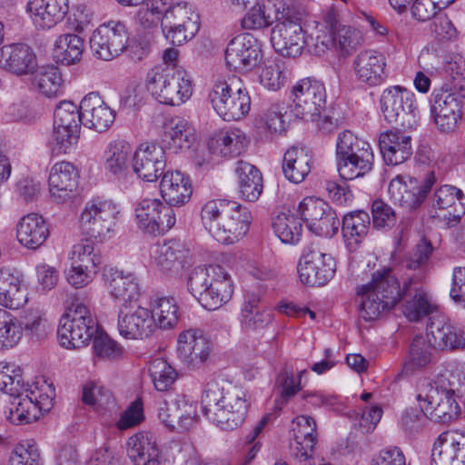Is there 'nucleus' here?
I'll return each instance as SVG.
<instances>
[{
  "label": "nucleus",
  "instance_id": "nucleus-1",
  "mask_svg": "<svg viewBox=\"0 0 465 465\" xmlns=\"http://www.w3.org/2000/svg\"><path fill=\"white\" fill-rule=\"evenodd\" d=\"M203 415L213 424L232 430L242 424L250 406L247 392L230 382H208L202 395Z\"/></svg>",
  "mask_w": 465,
  "mask_h": 465
},
{
  "label": "nucleus",
  "instance_id": "nucleus-2",
  "mask_svg": "<svg viewBox=\"0 0 465 465\" xmlns=\"http://www.w3.org/2000/svg\"><path fill=\"white\" fill-rule=\"evenodd\" d=\"M411 282V280L404 282L401 288L391 267H383L374 272L369 283L357 288V294L361 298V317L371 322L389 312L403 295H407Z\"/></svg>",
  "mask_w": 465,
  "mask_h": 465
},
{
  "label": "nucleus",
  "instance_id": "nucleus-3",
  "mask_svg": "<svg viewBox=\"0 0 465 465\" xmlns=\"http://www.w3.org/2000/svg\"><path fill=\"white\" fill-rule=\"evenodd\" d=\"M451 376L450 369H445L430 381L423 384L417 395L422 411L434 422L450 423L460 412Z\"/></svg>",
  "mask_w": 465,
  "mask_h": 465
},
{
  "label": "nucleus",
  "instance_id": "nucleus-4",
  "mask_svg": "<svg viewBox=\"0 0 465 465\" xmlns=\"http://www.w3.org/2000/svg\"><path fill=\"white\" fill-rule=\"evenodd\" d=\"M187 289L203 308L213 311L230 301L233 282L228 272L220 265L198 266L188 276Z\"/></svg>",
  "mask_w": 465,
  "mask_h": 465
},
{
  "label": "nucleus",
  "instance_id": "nucleus-5",
  "mask_svg": "<svg viewBox=\"0 0 465 465\" xmlns=\"http://www.w3.org/2000/svg\"><path fill=\"white\" fill-rule=\"evenodd\" d=\"M147 90L163 104L179 106L193 94V84L189 74L182 67L155 65L146 75Z\"/></svg>",
  "mask_w": 465,
  "mask_h": 465
},
{
  "label": "nucleus",
  "instance_id": "nucleus-6",
  "mask_svg": "<svg viewBox=\"0 0 465 465\" xmlns=\"http://www.w3.org/2000/svg\"><path fill=\"white\" fill-rule=\"evenodd\" d=\"M336 157L338 172L343 180L363 176L372 169L374 156L370 143L348 130L338 135Z\"/></svg>",
  "mask_w": 465,
  "mask_h": 465
},
{
  "label": "nucleus",
  "instance_id": "nucleus-7",
  "mask_svg": "<svg viewBox=\"0 0 465 465\" xmlns=\"http://www.w3.org/2000/svg\"><path fill=\"white\" fill-rule=\"evenodd\" d=\"M213 109L224 121H239L251 110L248 89L237 76L218 80L209 94Z\"/></svg>",
  "mask_w": 465,
  "mask_h": 465
},
{
  "label": "nucleus",
  "instance_id": "nucleus-8",
  "mask_svg": "<svg viewBox=\"0 0 465 465\" xmlns=\"http://www.w3.org/2000/svg\"><path fill=\"white\" fill-rule=\"evenodd\" d=\"M97 324L88 305L75 299L59 322L57 336L60 344L66 349L81 348L94 337Z\"/></svg>",
  "mask_w": 465,
  "mask_h": 465
},
{
  "label": "nucleus",
  "instance_id": "nucleus-9",
  "mask_svg": "<svg viewBox=\"0 0 465 465\" xmlns=\"http://www.w3.org/2000/svg\"><path fill=\"white\" fill-rule=\"evenodd\" d=\"M380 103L388 123L403 130L415 127L417 105L413 92L400 85L391 86L383 90Z\"/></svg>",
  "mask_w": 465,
  "mask_h": 465
},
{
  "label": "nucleus",
  "instance_id": "nucleus-10",
  "mask_svg": "<svg viewBox=\"0 0 465 465\" xmlns=\"http://www.w3.org/2000/svg\"><path fill=\"white\" fill-rule=\"evenodd\" d=\"M192 253L186 244L172 239L156 243L149 250V264L166 277H177L192 263Z\"/></svg>",
  "mask_w": 465,
  "mask_h": 465
},
{
  "label": "nucleus",
  "instance_id": "nucleus-11",
  "mask_svg": "<svg viewBox=\"0 0 465 465\" xmlns=\"http://www.w3.org/2000/svg\"><path fill=\"white\" fill-rule=\"evenodd\" d=\"M118 213L112 201L93 199L87 202L80 216L83 233L96 241H104L113 231Z\"/></svg>",
  "mask_w": 465,
  "mask_h": 465
},
{
  "label": "nucleus",
  "instance_id": "nucleus-12",
  "mask_svg": "<svg viewBox=\"0 0 465 465\" xmlns=\"http://www.w3.org/2000/svg\"><path fill=\"white\" fill-rule=\"evenodd\" d=\"M135 223L145 233L163 235L176 223L174 210L159 199L144 198L134 207Z\"/></svg>",
  "mask_w": 465,
  "mask_h": 465
},
{
  "label": "nucleus",
  "instance_id": "nucleus-13",
  "mask_svg": "<svg viewBox=\"0 0 465 465\" xmlns=\"http://www.w3.org/2000/svg\"><path fill=\"white\" fill-rule=\"evenodd\" d=\"M291 111L296 118L313 121L319 116L326 104L324 84L314 78L300 80L292 87Z\"/></svg>",
  "mask_w": 465,
  "mask_h": 465
},
{
  "label": "nucleus",
  "instance_id": "nucleus-14",
  "mask_svg": "<svg viewBox=\"0 0 465 465\" xmlns=\"http://www.w3.org/2000/svg\"><path fill=\"white\" fill-rule=\"evenodd\" d=\"M129 33L124 23L112 20L100 25L90 38L94 54L104 61L118 56L126 48Z\"/></svg>",
  "mask_w": 465,
  "mask_h": 465
},
{
  "label": "nucleus",
  "instance_id": "nucleus-15",
  "mask_svg": "<svg viewBox=\"0 0 465 465\" xmlns=\"http://www.w3.org/2000/svg\"><path fill=\"white\" fill-rule=\"evenodd\" d=\"M301 219L314 234L333 236L339 229L340 221L336 213L323 200L312 196L303 198L298 205Z\"/></svg>",
  "mask_w": 465,
  "mask_h": 465
},
{
  "label": "nucleus",
  "instance_id": "nucleus-16",
  "mask_svg": "<svg viewBox=\"0 0 465 465\" xmlns=\"http://www.w3.org/2000/svg\"><path fill=\"white\" fill-rule=\"evenodd\" d=\"M336 263L331 254L313 246L304 248L298 262V273L302 283L325 285L334 275Z\"/></svg>",
  "mask_w": 465,
  "mask_h": 465
},
{
  "label": "nucleus",
  "instance_id": "nucleus-17",
  "mask_svg": "<svg viewBox=\"0 0 465 465\" xmlns=\"http://www.w3.org/2000/svg\"><path fill=\"white\" fill-rule=\"evenodd\" d=\"M436 182L434 172H428L421 183L417 179L397 175L389 184L391 197L402 207L412 211L419 208Z\"/></svg>",
  "mask_w": 465,
  "mask_h": 465
},
{
  "label": "nucleus",
  "instance_id": "nucleus-18",
  "mask_svg": "<svg viewBox=\"0 0 465 465\" xmlns=\"http://www.w3.org/2000/svg\"><path fill=\"white\" fill-rule=\"evenodd\" d=\"M261 42L250 34L233 37L225 50L227 65L238 72H250L262 60Z\"/></svg>",
  "mask_w": 465,
  "mask_h": 465
},
{
  "label": "nucleus",
  "instance_id": "nucleus-19",
  "mask_svg": "<svg viewBox=\"0 0 465 465\" xmlns=\"http://www.w3.org/2000/svg\"><path fill=\"white\" fill-rule=\"evenodd\" d=\"M132 166L140 179L148 183L156 182L166 166L163 147L155 143H142L134 152Z\"/></svg>",
  "mask_w": 465,
  "mask_h": 465
},
{
  "label": "nucleus",
  "instance_id": "nucleus-20",
  "mask_svg": "<svg viewBox=\"0 0 465 465\" xmlns=\"http://www.w3.org/2000/svg\"><path fill=\"white\" fill-rule=\"evenodd\" d=\"M178 358L189 368L203 366L209 359L212 345L203 332L197 329L182 331L177 338Z\"/></svg>",
  "mask_w": 465,
  "mask_h": 465
},
{
  "label": "nucleus",
  "instance_id": "nucleus-21",
  "mask_svg": "<svg viewBox=\"0 0 465 465\" xmlns=\"http://www.w3.org/2000/svg\"><path fill=\"white\" fill-rule=\"evenodd\" d=\"M117 329L125 339L142 340L149 337L154 330L151 311L135 304L120 307Z\"/></svg>",
  "mask_w": 465,
  "mask_h": 465
},
{
  "label": "nucleus",
  "instance_id": "nucleus-22",
  "mask_svg": "<svg viewBox=\"0 0 465 465\" xmlns=\"http://www.w3.org/2000/svg\"><path fill=\"white\" fill-rule=\"evenodd\" d=\"M303 29L298 19H284L275 24L271 32V42L275 51L282 56L296 57L305 46Z\"/></svg>",
  "mask_w": 465,
  "mask_h": 465
},
{
  "label": "nucleus",
  "instance_id": "nucleus-23",
  "mask_svg": "<svg viewBox=\"0 0 465 465\" xmlns=\"http://www.w3.org/2000/svg\"><path fill=\"white\" fill-rule=\"evenodd\" d=\"M352 67L356 79L368 86L383 84L389 74L385 54L373 49L361 51L353 59Z\"/></svg>",
  "mask_w": 465,
  "mask_h": 465
},
{
  "label": "nucleus",
  "instance_id": "nucleus-24",
  "mask_svg": "<svg viewBox=\"0 0 465 465\" xmlns=\"http://www.w3.org/2000/svg\"><path fill=\"white\" fill-rule=\"evenodd\" d=\"M316 421L308 415H299L292 420L293 443L292 455L300 463L312 465L314 446L317 441Z\"/></svg>",
  "mask_w": 465,
  "mask_h": 465
},
{
  "label": "nucleus",
  "instance_id": "nucleus-25",
  "mask_svg": "<svg viewBox=\"0 0 465 465\" xmlns=\"http://www.w3.org/2000/svg\"><path fill=\"white\" fill-rule=\"evenodd\" d=\"M430 113L440 132H453L461 118V101L452 93L435 90L432 94Z\"/></svg>",
  "mask_w": 465,
  "mask_h": 465
},
{
  "label": "nucleus",
  "instance_id": "nucleus-26",
  "mask_svg": "<svg viewBox=\"0 0 465 465\" xmlns=\"http://www.w3.org/2000/svg\"><path fill=\"white\" fill-rule=\"evenodd\" d=\"M252 216L248 207L233 202L213 236L223 244H232L241 240L249 231Z\"/></svg>",
  "mask_w": 465,
  "mask_h": 465
},
{
  "label": "nucleus",
  "instance_id": "nucleus-27",
  "mask_svg": "<svg viewBox=\"0 0 465 465\" xmlns=\"http://www.w3.org/2000/svg\"><path fill=\"white\" fill-rule=\"evenodd\" d=\"M431 465H465V434L445 431L436 439Z\"/></svg>",
  "mask_w": 465,
  "mask_h": 465
},
{
  "label": "nucleus",
  "instance_id": "nucleus-28",
  "mask_svg": "<svg viewBox=\"0 0 465 465\" xmlns=\"http://www.w3.org/2000/svg\"><path fill=\"white\" fill-rule=\"evenodd\" d=\"M103 275L110 296L114 302H121V307L136 303L140 296V287L132 273L116 268H105Z\"/></svg>",
  "mask_w": 465,
  "mask_h": 465
},
{
  "label": "nucleus",
  "instance_id": "nucleus-29",
  "mask_svg": "<svg viewBox=\"0 0 465 465\" xmlns=\"http://www.w3.org/2000/svg\"><path fill=\"white\" fill-rule=\"evenodd\" d=\"M49 191L53 200L58 203L71 201L78 185V173L69 162L54 163L48 178Z\"/></svg>",
  "mask_w": 465,
  "mask_h": 465
},
{
  "label": "nucleus",
  "instance_id": "nucleus-30",
  "mask_svg": "<svg viewBox=\"0 0 465 465\" xmlns=\"http://www.w3.org/2000/svg\"><path fill=\"white\" fill-rule=\"evenodd\" d=\"M82 124L97 132L106 131L114 122L115 112L97 93L86 94L80 104Z\"/></svg>",
  "mask_w": 465,
  "mask_h": 465
},
{
  "label": "nucleus",
  "instance_id": "nucleus-31",
  "mask_svg": "<svg viewBox=\"0 0 465 465\" xmlns=\"http://www.w3.org/2000/svg\"><path fill=\"white\" fill-rule=\"evenodd\" d=\"M159 191L163 203L168 206H182L187 203L193 193L189 176L180 171H166L161 176Z\"/></svg>",
  "mask_w": 465,
  "mask_h": 465
},
{
  "label": "nucleus",
  "instance_id": "nucleus-32",
  "mask_svg": "<svg viewBox=\"0 0 465 465\" xmlns=\"http://www.w3.org/2000/svg\"><path fill=\"white\" fill-rule=\"evenodd\" d=\"M37 65L36 55L25 44H12L0 48V67L16 75L29 74Z\"/></svg>",
  "mask_w": 465,
  "mask_h": 465
},
{
  "label": "nucleus",
  "instance_id": "nucleus-33",
  "mask_svg": "<svg viewBox=\"0 0 465 465\" xmlns=\"http://www.w3.org/2000/svg\"><path fill=\"white\" fill-rule=\"evenodd\" d=\"M379 146L386 164H401L412 154L411 135L399 129L381 133L379 136Z\"/></svg>",
  "mask_w": 465,
  "mask_h": 465
},
{
  "label": "nucleus",
  "instance_id": "nucleus-34",
  "mask_svg": "<svg viewBox=\"0 0 465 465\" xmlns=\"http://www.w3.org/2000/svg\"><path fill=\"white\" fill-rule=\"evenodd\" d=\"M248 144L245 133L238 128L222 129L208 140L210 153L223 158L240 156L246 151Z\"/></svg>",
  "mask_w": 465,
  "mask_h": 465
},
{
  "label": "nucleus",
  "instance_id": "nucleus-35",
  "mask_svg": "<svg viewBox=\"0 0 465 465\" xmlns=\"http://www.w3.org/2000/svg\"><path fill=\"white\" fill-rule=\"evenodd\" d=\"M68 10V0H30L27 4V11L40 29L54 27L64 18Z\"/></svg>",
  "mask_w": 465,
  "mask_h": 465
},
{
  "label": "nucleus",
  "instance_id": "nucleus-36",
  "mask_svg": "<svg viewBox=\"0 0 465 465\" xmlns=\"http://www.w3.org/2000/svg\"><path fill=\"white\" fill-rule=\"evenodd\" d=\"M337 26V13L327 11L322 21L315 22L313 30L305 37V46L314 55H322L335 45L334 30Z\"/></svg>",
  "mask_w": 465,
  "mask_h": 465
},
{
  "label": "nucleus",
  "instance_id": "nucleus-37",
  "mask_svg": "<svg viewBox=\"0 0 465 465\" xmlns=\"http://www.w3.org/2000/svg\"><path fill=\"white\" fill-rule=\"evenodd\" d=\"M45 220L38 213L23 216L16 225V238L21 245L30 250L41 247L49 236Z\"/></svg>",
  "mask_w": 465,
  "mask_h": 465
},
{
  "label": "nucleus",
  "instance_id": "nucleus-38",
  "mask_svg": "<svg viewBox=\"0 0 465 465\" xmlns=\"http://www.w3.org/2000/svg\"><path fill=\"white\" fill-rule=\"evenodd\" d=\"M127 453L136 465H159L160 450L155 436L140 431L128 439Z\"/></svg>",
  "mask_w": 465,
  "mask_h": 465
},
{
  "label": "nucleus",
  "instance_id": "nucleus-39",
  "mask_svg": "<svg viewBox=\"0 0 465 465\" xmlns=\"http://www.w3.org/2000/svg\"><path fill=\"white\" fill-rule=\"evenodd\" d=\"M272 316L269 310L261 303L260 295L247 292L241 309V326L245 331L262 329L272 322Z\"/></svg>",
  "mask_w": 465,
  "mask_h": 465
},
{
  "label": "nucleus",
  "instance_id": "nucleus-40",
  "mask_svg": "<svg viewBox=\"0 0 465 465\" xmlns=\"http://www.w3.org/2000/svg\"><path fill=\"white\" fill-rule=\"evenodd\" d=\"M235 174L241 196L248 202H256L262 191L263 181L260 170L250 163L240 160L236 163Z\"/></svg>",
  "mask_w": 465,
  "mask_h": 465
},
{
  "label": "nucleus",
  "instance_id": "nucleus-41",
  "mask_svg": "<svg viewBox=\"0 0 465 465\" xmlns=\"http://www.w3.org/2000/svg\"><path fill=\"white\" fill-rule=\"evenodd\" d=\"M312 156L303 147L292 146L284 154L282 171L285 177L294 183H302L311 173Z\"/></svg>",
  "mask_w": 465,
  "mask_h": 465
},
{
  "label": "nucleus",
  "instance_id": "nucleus-42",
  "mask_svg": "<svg viewBox=\"0 0 465 465\" xmlns=\"http://www.w3.org/2000/svg\"><path fill=\"white\" fill-rule=\"evenodd\" d=\"M432 206L445 211L444 216L460 221L465 214V195L456 186L445 184L440 186L433 194Z\"/></svg>",
  "mask_w": 465,
  "mask_h": 465
},
{
  "label": "nucleus",
  "instance_id": "nucleus-43",
  "mask_svg": "<svg viewBox=\"0 0 465 465\" xmlns=\"http://www.w3.org/2000/svg\"><path fill=\"white\" fill-rule=\"evenodd\" d=\"M133 154L132 145L125 140L111 141L104 153L105 170L116 177L124 176Z\"/></svg>",
  "mask_w": 465,
  "mask_h": 465
},
{
  "label": "nucleus",
  "instance_id": "nucleus-44",
  "mask_svg": "<svg viewBox=\"0 0 465 465\" xmlns=\"http://www.w3.org/2000/svg\"><path fill=\"white\" fill-rule=\"evenodd\" d=\"M164 137L171 149L175 153L191 148L196 140L195 130L192 124L181 117L172 118L164 127Z\"/></svg>",
  "mask_w": 465,
  "mask_h": 465
},
{
  "label": "nucleus",
  "instance_id": "nucleus-45",
  "mask_svg": "<svg viewBox=\"0 0 465 465\" xmlns=\"http://www.w3.org/2000/svg\"><path fill=\"white\" fill-rule=\"evenodd\" d=\"M371 224L367 212L358 210L343 216L342 236L350 248H356L367 236Z\"/></svg>",
  "mask_w": 465,
  "mask_h": 465
},
{
  "label": "nucleus",
  "instance_id": "nucleus-46",
  "mask_svg": "<svg viewBox=\"0 0 465 465\" xmlns=\"http://www.w3.org/2000/svg\"><path fill=\"white\" fill-rule=\"evenodd\" d=\"M84 51L83 39L74 34H64L54 41L53 57L57 64L70 65L80 61Z\"/></svg>",
  "mask_w": 465,
  "mask_h": 465
},
{
  "label": "nucleus",
  "instance_id": "nucleus-47",
  "mask_svg": "<svg viewBox=\"0 0 465 465\" xmlns=\"http://www.w3.org/2000/svg\"><path fill=\"white\" fill-rule=\"evenodd\" d=\"M272 228L275 234L284 243L294 244L301 240L302 219L290 210L281 212L273 218Z\"/></svg>",
  "mask_w": 465,
  "mask_h": 465
},
{
  "label": "nucleus",
  "instance_id": "nucleus-48",
  "mask_svg": "<svg viewBox=\"0 0 465 465\" xmlns=\"http://www.w3.org/2000/svg\"><path fill=\"white\" fill-rule=\"evenodd\" d=\"M177 26H183L185 30L192 32L199 30V15L186 3L172 5L163 16V29L177 28Z\"/></svg>",
  "mask_w": 465,
  "mask_h": 465
},
{
  "label": "nucleus",
  "instance_id": "nucleus-49",
  "mask_svg": "<svg viewBox=\"0 0 465 465\" xmlns=\"http://www.w3.org/2000/svg\"><path fill=\"white\" fill-rule=\"evenodd\" d=\"M13 400L10 401L8 411L5 412L6 418L14 424H27L40 416V411L28 398L24 391L17 396H10Z\"/></svg>",
  "mask_w": 465,
  "mask_h": 465
},
{
  "label": "nucleus",
  "instance_id": "nucleus-50",
  "mask_svg": "<svg viewBox=\"0 0 465 465\" xmlns=\"http://www.w3.org/2000/svg\"><path fill=\"white\" fill-rule=\"evenodd\" d=\"M153 327L157 324L162 329H171L179 321V306L173 297L157 298L151 311Z\"/></svg>",
  "mask_w": 465,
  "mask_h": 465
},
{
  "label": "nucleus",
  "instance_id": "nucleus-51",
  "mask_svg": "<svg viewBox=\"0 0 465 465\" xmlns=\"http://www.w3.org/2000/svg\"><path fill=\"white\" fill-rule=\"evenodd\" d=\"M233 202L216 199L208 201L202 208L201 219L204 228L212 236L218 231V227L224 215L232 210Z\"/></svg>",
  "mask_w": 465,
  "mask_h": 465
},
{
  "label": "nucleus",
  "instance_id": "nucleus-52",
  "mask_svg": "<svg viewBox=\"0 0 465 465\" xmlns=\"http://www.w3.org/2000/svg\"><path fill=\"white\" fill-rule=\"evenodd\" d=\"M24 391L22 368L15 362L0 361V391L17 396Z\"/></svg>",
  "mask_w": 465,
  "mask_h": 465
},
{
  "label": "nucleus",
  "instance_id": "nucleus-53",
  "mask_svg": "<svg viewBox=\"0 0 465 465\" xmlns=\"http://www.w3.org/2000/svg\"><path fill=\"white\" fill-rule=\"evenodd\" d=\"M33 84L47 97L57 95L62 85V76L58 68L53 65L39 67L35 72Z\"/></svg>",
  "mask_w": 465,
  "mask_h": 465
},
{
  "label": "nucleus",
  "instance_id": "nucleus-54",
  "mask_svg": "<svg viewBox=\"0 0 465 465\" xmlns=\"http://www.w3.org/2000/svg\"><path fill=\"white\" fill-rule=\"evenodd\" d=\"M451 322L446 316L436 313L429 317L426 337L433 349L445 351L448 346V337Z\"/></svg>",
  "mask_w": 465,
  "mask_h": 465
},
{
  "label": "nucleus",
  "instance_id": "nucleus-55",
  "mask_svg": "<svg viewBox=\"0 0 465 465\" xmlns=\"http://www.w3.org/2000/svg\"><path fill=\"white\" fill-rule=\"evenodd\" d=\"M419 63L423 71L416 73L413 83L420 93L426 94L430 87V76L438 71L441 62L434 53L423 50L419 57Z\"/></svg>",
  "mask_w": 465,
  "mask_h": 465
},
{
  "label": "nucleus",
  "instance_id": "nucleus-56",
  "mask_svg": "<svg viewBox=\"0 0 465 465\" xmlns=\"http://www.w3.org/2000/svg\"><path fill=\"white\" fill-rule=\"evenodd\" d=\"M334 47L341 55L347 56L354 52L362 44L361 32L350 25H340L337 19V26L334 30Z\"/></svg>",
  "mask_w": 465,
  "mask_h": 465
},
{
  "label": "nucleus",
  "instance_id": "nucleus-57",
  "mask_svg": "<svg viewBox=\"0 0 465 465\" xmlns=\"http://www.w3.org/2000/svg\"><path fill=\"white\" fill-rule=\"evenodd\" d=\"M82 123L80 106L70 101H63L57 105L54 114V126L80 132Z\"/></svg>",
  "mask_w": 465,
  "mask_h": 465
},
{
  "label": "nucleus",
  "instance_id": "nucleus-58",
  "mask_svg": "<svg viewBox=\"0 0 465 465\" xmlns=\"http://www.w3.org/2000/svg\"><path fill=\"white\" fill-rule=\"evenodd\" d=\"M22 336L18 319L9 312L0 309V349L15 347Z\"/></svg>",
  "mask_w": 465,
  "mask_h": 465
},
{
  "label": "nucleus",
  "instance_id": "nucleus-59",
  "mask_svg": "<svg viewBox=\"0 0 465 465\" xmlns=\"http://www.w3.org/2000/svg\"><path fill=\"white\" fill-rule=\"evenodd\" d=\"M432 348L428 339L416 336L411 345L407 370L415 371L429 366L432 361Z\"/></svg>",
  "mask_w": 465,
  "mask_h": 465
},
{
  "label": "nucleus",
  "instance_id": "nucleus-60",
  "mask_svg": "<svg viewBox=\"0 0 465 465\" xmlns=\"http://www.w3.org/2000/svg\"><path fill=\"white\" fill-rule=\"evenodd\" d=\"M21 333L31 337L44 336L49 327L45 313L39 309H28L23 312L18 320Z\"/></svg>",
  "mask_w": 465,
  "mask_h": 465
},
{
  "label": "nucleus",
  "instance_id": "nucleus-61",
  "mask_svg": "<svg viewBox=\"0 0 465 465\" xmlns=\"http://www.w3.org/2000/svg\"><path fill=\"white\" fill-rule=\"evenodd\" d=\"M101 262L99 252L92 242L85 241L74 245L71 263L98 272Z\"/></svg>",
  "mask_w": 465,
  "mask_h": 465
},
{
  "label": "nucleus",
  "instance_id": "nucleus-62",
  "mask_svg": "<svg viewBox=\"0 0 465 465\" xmlns=\"http://www.w3.org/2000/svg\"><path fill=\"white\" fill-rule=\"evenodd\" d=\"M149 371L153 385L159 391H167L177 377L175 370L162 358H157L151 362Z\"/></svg>",
  "mask_w": 465,
  "mask_h": 465
},
{
  "label": "nucleus",
  "instance_id": "nucleus-63",
  "mask_svg": "<svg viewBox=\"0 0 465 465\" xmlns=\"http://www.w3.org/2000/svg\"><path fill=\"white\" fill-rule=\"evenodd\" d=\"M9 465H43L35 442L27 440L18 443L11 452Z\"/></svg>",
  "mask_w": 465,
  "mask_h": 465
},
{
  "label": "nucleus",
  "instance_id": "nucleus-64",
  "mask_svg": "<svg viewBox=\"0 0 465 465\" xmlns=\"http://www.w3.org/2000/svg\"><path fill=\"white\" fill-rule=\"evenodd\" d=\"M447 72V81L440 90L452 93L458 97H465V61L460 59L450 62Z\"/></svg>",
  "mask_w": 465,
  "mask_h": 465
}]
</instances>
